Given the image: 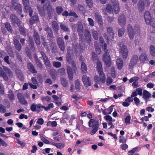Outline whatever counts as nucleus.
I'll list each match as a JSON object with an SVG mask.
<instances>
[{"label": "nucleus", "instance_id": "obj_1", "mask_svg": "<svg viewBox=\"0 0 155 155\" xmlns=\"http://www.w3.org/2000/svg\"><path fill=\"white\" fill-rule=\"evenodd\" d=\"M127 34L131 40L133 39L134 34L138 33L140 30V27L138 25H136L133 28L130 25H128L127 26Z\"/></svg>", "mask_w": 155, "mask_h": 155}, {"label": "nucleus", "instance_id": "obj_2", "mask_svg": "<svg viewBox=\"0 0 155 155\" xmlns=\"http://www.w3.org/2000/svg\"><path fill=\"white\" fill-rule=\"evenodd\" d=\"M54 107V105L52 103L49 104L47 107L42 105L41 104H32L31 106V109L33 111H39L41 110V108H43L46 110L52 108Z\"/></svg>", "mask_w": 155, "mask_h": 155}, {"label": "nucleus", "instance_id": "obj_3", "mask_svg": "<svg viewBox=\"0 0 155 155\" xmlns=\"http://www.w3.org/2000/svg\"><path fill=\"white\" fill-rule=\"evenodd\" d=\"M89 127H92V130L90 131V134L93 135L97 131L99 127V122L98 120H95L94 119H91L88 122Z\"/></svg>", "mask_w": 155, "mask_h": 155}, {"label": "nucleus", "instance_id": "obj_4", "mask_svg": "<svg viewBox=\"0 0 155 155\" xmlns=\"http://www.w3.org/2000/svg\"><path fill=\"white\" fill-rule=\"evenodd\" d=\"M107 45L104 44V51L105 52L104 54L103 59L106 64V65L107 67H110L111 64V61L110 60V55L107 53Z\"/></svg>", "mask_w": 155, "mask_h": 155}, {"label": "nucleus", "instance_id": "obj_5", "mask_svg": "<svg viewBox=\"0 0 155 155\" xmlns=\"http://www.w3.org/2000/svg\"><path fill=\"white\" fill-rule=\"evenodd\" d=\"M119 46L120 54L123 59H125L128 56V51L127 46L125 45L124 42H121Z\"/></svg>", "mask_w": 155, "mask_h": 155}, {"label": "nucleus", "instance_id": "obj_6", "mask_svg": "<svg viewBox=\"0 0 155 155\" xmlns=\"http://www.w3.org/2000/svg\"><path fill=\"white\" fill-rule=\"evenodd\" d=\"M97 68L99 74L100 79L101 81V82L104 83L105 81V74L103 71L101 63L100 61H97Z\"/></svg>", "mask_w": 155, "mask_h": 155}, {"label": "nucleus", "instance_id": "obj_7", "mask_svg": "<svg viewBox=\"0 0 155 155\" xmlns=\"http://www.w3.org/2000/svg\"><path fill=\"white\" fill-rule=\"evenodd\" d=\"M111 2L115 13L116 14H118L120 10L118 2L116 0H111Z\"/></svg>", "mask_w": 155, "mask_h": 155}, {"label": "nucleus", "instance_id": "obj_8", "mask_svg": "<svg viewBox=\"0 0 155 155\" xmlns=\"http://www.w3.org/2000/svg\"><path fill=\"white\" fill-rule=\"evenodd\" d=\"M10 18L11 20V22L12 24L13 25H15L17 24L18 25H19L20 24V21L19 19L14 14H12L10 15Z\"/></svg>", "mask_w": 155, "mask_h": 155}, {"label": "nucleus", "instance_id": "obj_9", "mask_svg": "<svg viewBox=\"0 0 155 155\" xmlns=\"http://www.w3.org/2000/svg\"><path fill=\"white\" fill-rule=\"evenodd\" d=\"M84 36L87 43L89 44L91 40V37L90 31L88 29H86L84 30Z\"/></svg>", "mask_w": 155, "mask_h": 155}, {"label": "nucleus", "instance_id": "obj_10", "mask_svg": "<svg viewBox=\"0 0 155 155\" xmlns=\"http://www.w3.org/2000/svg\"><path fill=\"white\" fill-rule=\"evenodd\" d=\"M118 23L121 26H124L126 23V18L124 15H120L118 18Z\"/></svg>", "mask_w": 155, "mask_h": 155}, {"label": "nucleus", "instance_id": "obj_11", "mask_svg": "<svg viewBox=\"0 0 155 155\" xmlns=\"http://www.w3.org/2000/svg\"><path fill=\"white\" fill-rule=\"evenodd\" d=\"M82 81L85 86L86 87L90 86L91 82L90 78L85 75H83L82 77Z\"/></svg>", "mask_w": 155, "mask_h": 155}, {"label": "nucleus", "instance_id": "obj_12", "mask_svg": "<svg viewBox=\"0 0 155 155\" xmlns=\"http://www.w3.org/2000/svg\"><path fill=\"white\" fill-rule=\"evenodd\" d=\"M144 18L147 24H149L151 21V16L149 12L146 11L144 15Z\"/></svg>", "mask_w": 155, "mask_h": 155}, {"label": "nucleus", "instance_id": "obj_13", "mask_svg": "<svg viewBox=\"0 0 155 155\" xmlns=\"http://www.w3.org/2000/svg\"><path fill=\"white\" fill-rule=\"evenodd\" d=\"M17 98L21 104L24 105H26L27 104V102L24 98L21 93H19L18 94Z\"/></svg>", "mask_w": 155, "mask_h": 155}, {"label": "nucleus", "instance_id": "obj_14", "mask_svg": "<svg viewBox=\"0 0 155 155\" xmlns=\"http://www.w3.org/2000/svg\"><path fill=\"white\" fill-rule=\"evenodd\" d=\"M151 97V94L146 90L143 91V98L146 100V102L147 103L148 101V99Z\"/></svg>", "mask_w": 155, "mask_h": 155}, {"label": "nucleus", "instance_id": "obj_15", "mask_svg": "<svg viewBox=\"0 0 155 155\" xmlns=\"http://www.w3.org/2000/svg\"><path fill=\"white\" fill-rule=\"evenodd\" d=\"M57 42L60 50L62 51H64L65 47L63 40L61 38H58L57 39Z\"/></svg>", "mask_w": 155, "mask_h": 155}, {"label": "nucleus", "instance_id": "obj_16", "mask_svg": "<svg viewBox=\"0 0 155 155\" xmlns=\"http://www.w3.org/2000/svg\"><path fill=\"white\" fill-rule=\"evenodd\" d=\"M138 60V56L137 55H134L131 58L129 63V66L130 68L133 67L137 63Z\"/></svg>", "mask_w": 155, "mask_h": 155}, {"label": "nucleus", "instance_id": "obj_17", "mask_svg": "<svg viewBox=\"0 0 155 155\" xmlns=\"http://www.w3.org/2000/svg\"><path fill=\"white\" fill-rule=\"evenodd\" d=\"M33 37L36 44L40 45L41 43L40 37L38 33L35 31H34Z\"/></svg>", "mask_w": 155, "mask_h": 155}, {"label": "nucleus", "instance_id": "obj_18", "mask_svg": "<svg viewBox=\"0 0 155 155\" xmlns=\"http://www.w3.org/2000/svg\"><path fill=\"white\" fill-rule=\"evenodd\" d=\"M77 31L80 37H82L83 36L84 34V28L83 25L81 24H79L78 25Z\"/></svg>", "mask_w": 155, "mask_h": 155}, {"label": "nucleus", "instance_id": "obj_19", "mask_svg": "<svg viewBox=\"0 0 155 155\" xmlns=\"http://www.w3.org/2000/svg\"><path fill=\"white\" fill-rule=\"evenodd\" d=\"M139 59L141 63H144L145 61H148V58L146 53H142L140 56Z\"/></svg>", "mask_w": 155, "mask_h": 155}, {"label": "nucleus", "instance_id": "obj_20", "mask_svg": "<svg viewBox=\"0 0 155 155\" xmlns=\"http://www.w3.org/2000/svg\"><path fill=\"white\" fill-rule=\"evenodd\" d=\"M92 36L94 39L97 40L98 38L99 31L97 29H93L91 30Z\"/></svg>", "mask_w": 155, "mask_h": 155}, {"label": "nucleus", "instance_id": "obj_21", "mask_svg": "<svg viewBox=\"0 0 155 155\" xmlns=\"http://www.w3.org/2000/svg\"><path fill=\"white\" fill-rule=\"evenodd\" d=\"M94 17L96 21L101 25L103 24V22L101 16L98 13L96 12L94 14Z\"/></svg>", "mask_w": 155, "mask_h": 155}, {"label": "nucleus", "instance_id": "obj_22", "mask_svg": "<svg viewBox=\"0 0 155 155\" xmlns=\"http://www.w3.org/2000/svg\"><path fill=\"white\" fill-rule=\"evenodd\" d=\"M14 8L18 13H21V12L22 8L20 4L15 3L13 4Z\"/></svg>", "mask_w": 155, "mask_h": 155}, {"label": "nucleus", "instance_id": "obj_23", "mask_svg": "<svg viewBox=\"0 0 155 155\" xmlns=\"http://www.w3.org/2000/svg\"><path fill=\"white\" fill-rule=\"evenodd\" d=\"M14 42L15 47L16 49L19 51H20L21 49V45L19 41L16 38H15V37H14Z\"/></svg>", "mask_w": 155, "mask_h": 155}, {"label": "nucleus", "instance_id": "obj_24", "mask_svg": "<svg viewBox=\"0 0 155 155\" xmlns=\"http://www.w3.org/2000/svg\"><path fill=\"white\" fill-rule=\"evenodd\" d=\"M138 9L140 11L142 12L144 8L145 5L144 1L140 0L137 4Z\"/></svg>", "mask_w": 155, "mask_h": 155}, {"label": "nucleus", "instance_id": "obj_25", "mask_svg": "<svg viewBox=\"0 0 155 155\" xmlns=\"http://www.w3.org/2000/svg\"><path fill=\"white\" fill-rule=\"evenodd\" d=\"M81 48L80 45L77 43L75 47V51L76 54L78 55L80 54L81 52Z\"/></svg>", "mask_w": 155, "mask_h": 155}, {"label": "nucleus", "instance_id": "obj_26", "mask_svg": "<svg viewBox=\"0 0 155 155\" xmlns=\"http://www.w3.org/2000/svg\"><path fill=\"white\" fill-rule=\"evenodd\" d=\"M44 30L47 31L48 32V37H50L51 38H52L53 37V35L51 29L50 28L48 27H47L45 28Z\"/></svg>", "mask_w": 155, "mask_h": 155}, {"label": "nucleus", "instance_id": "obj_27", "mask_svg": "<svg viewBox=\"0 0 155 155\" xmlns=\"http://www.w3.org/2000/svg\"><path fill=\"white\" fill-rule=\"evenodd\" d=\"M60 28L63 31L66 32H69L70 31V29L65 24V23H60Z\"/></svg>", "mask_w": 155, "mask_h": 155}, {"label": "nucleus", "instance_id": "obj_28", "mask_svg": "<svg viewBox=\"0 0 155 155\" xmlns=\"http://www.w3.org/2000/svg\"><path fill=\"white\" fill-rule=\"evenodd\" d=\"M67 72L70 80H72L73 78V72L72 69L70 66L67 67Z\"/></svg>", "mask_w": 155, "mask_h": 155}, {"label": "nucleus", "instance_id": "obj_29", "mask_svg": "<svg viewBox=\"0 0 155 155\" xmlns=\"http://www.w3.org/2000/svg\"><path fill=\"white\" fill-rule=\"evenodd\" d=\"M117 67L119 69L121 70L123 65V61L121 58H118L116 61Z\"/></svg>", "mask_w": 155, "mask_h": 155}, {"label": "nucleus", "instance_id": "obj_30", "mask_svg": "<svg viewBox=\"0 0 155 155\" xmlns=\"http://www.w3.org/2000/svg\"><path fill=\"white\" fill-rule=\"evenodd\" d=\"M27 68L31 72L34 73H36L37 72L35 70L34 67L31 63H28L27 64Z\"/></svg>", "mask_w": 155, "mask_h": 155}, {"label": "nucleus", "instance_id": "obj_31", "mask_svg": "<svg viewBox=\"0 0 155 155\" xmlns=\"http://www.w3.org/2000/svg\"><path fill=\"white\" fill-rule=\"evenodd\" d=\"M19 30L20 31V33L22 35L24 36L26 35L27 29L24 27V26H19Z\"/></svg>", "mask_w": 155, "mask_h": 155}, {"label": "nucleus", "instance_id": "obj_32", "mask_svg": "<svg viewBox=\"0 0 155 155\" xmlns=\"http://www.w3.org/2000/svg\"><path fill=\"white\" fill-rule=\"evenodd\" d=\"M38 20V15H35L30 19L29 21L30 24L31 25H32L34 23L37 21Z\"/></svg>", "mask_w": 155, "mask_h": 155}, {"label": "nucleus", "instance_id": "obj_33", "mask_svg": "<svg viewBox=\"0 0 155 155\" xmlns=\"http://www.w3.org/2000/svg\"><path fill=\"white\" fill-rule=\"evenodd\" d=\"M34 58L36 64L38 65V67L40 69L42 68L43 67L42 63L38 58L36 55L34 56Z\"/></svg>", "mask_w": 155, "mask_h": 155}, {"label": "nucleus", "instance_id": "obj_34", "mask_svg": "<svg viewBox=\"0 0 155 155\" xmlns=\"http://www.w3.org/2000/svg\"><path fill=\"white\" fill-rule=\"evenodd\" d=\"M149 52L152 56L155 57V46L153 45H151L149 48Z\"/></svg>", "mask_w": 155, "mask_h": 155}, {"label": "nucleus", "instance_id": "obj_35", "mask_svg": "<svg viewBox=\"0 0 155 155\" xmlns=\"http://www.w3.org/2000/svg\"><path fill=\"white\" fill-rule=\"evenodd\" d=\"M7 96L8 98L11 101L13 100L15 97L14 94L11 90H9L8 92Z\"/></svg>", "mask_w": 155, "mask_h": 155}, {"label": "nucleus", "instance_id": "obj_36", "mask_svg": "<svg viewBox=\"0 0 155 155\" xmlns=\"http://www.w3.org/2000/svg\"><path fill=\"white\" fill-rule=\"evenodd\" d=\"M3 68L5 73H6L9 76L12 77L13 76V73L10 69L5 66H4Z\"/></svg>", "mask_w": 155, "mask_h": 155}, {"label": "nucleus", "instance_id": "obj_37", "mask_svg": "<svg viewBox=\"0 0 155 155\" xmlns=\"http://www.w3.org/2000/svg\"><path fill=\"white\" fill-rule=\"evenodd\" d=\"M6 49L9 56L11 57L14 58V54L11 47L9 46H8L6 47Z\"/></svg>", "mask_w": 155, "mask_h": 155}, {"label": "nucleus", "instance_id": "obj_38", "mask_svg": "<svg viewBox=\"0 0 155 155\" xmlns=\"http://www.w3.org/2000/svg\"><path fill=\"white\" fill-rule=\"evenodd\" d=\"M52 26L53 28L56 31H58L59 28L58 24L56 21H54L52 22Z\"/></svg>", "mask_w": 155, "mask_h": 155}, {"label": "nucleus", "instance_id": "obj_39", "mask_svg": "<svg viewBox=\"0 0 155 155\" xmlns=\"http://www.w3.org/2000/svg\"><path fill=\"white\" fill-rule=\"evenodd\" d=\"M107 31L108 34L109 35V36L110 37H113L114 35V32L112 28L110 27H108L107 28Z\"/></svg>", "mask_w": 155, "mask_h": 155}, {"label": "nucleus", "instance_id": "obj_40", "mask_svg": "<svg viewBox=\"0 0 155 155\" xmlns=\"http://www.w3.org/2000/svg\"><path fill=\"white\" fill-rule=\"evenodd\" d=\"M81 68L82 72L85 73L87 71V68L86 64L84 62H82L81 64Z\"/></svg>", "mask_w": 155, "mask_h": 155}, {"label": "nucleus", "instance_id": "obj_41", "mask_svg": "<svg viewBox=\"0 0 155 155\" xmlns=\"http://www.w3.org/2000/svg\"><path fill=\"white\" fill-rule=\"evenodd\" d=\"M125 32V29L124 28H120L118 31V35L119 37H121L124 35Z\"/></svg>", "mask_w": 155, "mask_h": 155}, {"label": "nucleus", "instance_id": "obj_42", "mask_svg": "<svg viewBox=\"0 0 155 155\" xmlns=\"http://www.w3.org/2000/svg\"><path fill=\"white\" fill-rule=\"evenodd\" d=\"M61 84L64 87H66L68 85V81L64 78H60Z\"/></svg>", "mask_w": 155, "mask_h": 155}, {"label": "nucleus", "instance_id": "obj_43", "mask_svg": "<svg viewBox=\"0 0 155 155\" xmlns=\"http://www.w3.org/2000/svg\"><path fill=\"white\" fill-rule=\"evenodd\" d=\"M5 26L6 28L9 32L10 33L12 32L13 31L12 28L9 23H6L5 24Z\"/></svg>", "mask_w": 155, "mask_h": 155}, {"label": "nucleus", "instance_id": "obj_44", "mask_svg": "<svg viewBox=\"0 0 155 155\" xmlns=\"http://www.w3.org/2000/svg\"><path fill=\"white\" fill-rule=\"evenodd\" d=\"M86 2L87 5L89 7V8H92L93 6V2L92 0H85Z\"/></svg>", "mask_w": 155, "mask_h": 155}, {"label": "nucleus", "instance_id": "obj_45", "mask_svg": "<svg viewBox=\"0 0 155 155\" xmlns=\"http://www.w3.org/2000/svg\"><path fill=\"white\" fill-rule=\"evenodd\" d=\"M23 3V4L24 8L25 9H28V5L29 4V0H22Z\"/></svg>", "mask_w": 155, "mask_h": 155}, {"label": "nucleus", "instance_id": "obj_46", "mask_svg": "<svg viewBox=\"0 0 155 155\" xmlns=\"http://www.w3.org/2000/svg\"><path fill=\"white\" fill-rule=\"evenodd\" d=\"M52 145L55 146L57 148L60 149L63 148L64 146V144L62 143H53Z\"/></svg>", "mask_w": 155, "mask_h": 155}, {"label": "nucleus", "instance_id": "obj_47", "mask_svg": "<svg viewBox=\"0 0 155 155\" xmlns=\"http://www.w3.org/2000/svg\"><path fill=\"white\" fill-rule=\"evenodd\" d=\"M52 64L54 67L56 68H60L61 66V63L59 61H54L53 62Z\"/></svg>", "mask_w": 155, "mask_h": 155}, {"label": "nucleus", "instance_id": "obj_48", "mask_svg": "<svg viewBox=\"0 0 155 155\" xmlns=\"http://www.w3.org/2000/svg\"><path fill=\"white\" fill-rule=\"evenodd\" d=\"M66 58L67 62L69 64H71V62L73 61H72V58L71 55L69 54V51L68 52V54L67 55Z\"/></svg>", "mask_w": 155, "mask_h": 155}, {"label": "nucleus", "instance_id": "obj_49", "mask_svg": "<svg viewBox=\"0 0 155 155\" xmlns=\"http://www.w3.org/2000/svg\"><path fill=\"white\" fill-rule=\"evenodd\" d=\"M26 53L30 58H31L32 55L28 47H27L25 49Z\"/></svg>", "mask_w": 155, "mask_h": 155}, {"label": "nucleus", "instance_id": "obj_50", "mask_svg": "<svg viewBox=\"0 0 155 155\" xmlns=\"http://www.w3.org/2000/svg\"><path fill=\"white\" fill-rule=\"evenodd\" d=\"M80 82L78 80H77L75 81V88L77 90H80Z\"/></svg>", "mask_w": 155, "mask_h": 155}, {"label": "nucleus", "instance_id": "obj_51", "mask_svg": "<svg viewBox=\"0 0 155 155\" xmlns=\"http://www.w3.org/2000/svg\"><path fill=\"white\" fill-rule=\"evenodd\" d=\"M92 59L94 61H96L98 59V57L95 52H92Z\"/></svg>", "mask_w": 155, "mask_h": 155}, {"label": "nucleus", "instance_id": "obj_52", "mask_svg": "<svg viewBox=\"0 0 155 155\" xmlns=\"http://www.w3.org/2000/svg\"><path fill=\"white\" fill-rule=\"evenodd\" d=\"M111 75L113 78H114L116 76L115 68L114 67H112L111 69Z\"/></svg>", "mask_w": 155, "mask_h": 155}, {"label": "nucleus", "instance_id": "obj_53", "mask_svg": "<svg viewBox=\"0 0 155 155\" xmlns=\"http://www.w3.org/2000/svg\"><path fill=\"white\" fill-rule=\"evenodd\" d=\"M56 10L57 13L60 14L63 11V9L61 6H58L56 8Z\"/></svg>", "mask_w": 155, "mask_h": 155}, {"label": "nucleus", "instance_id": "obj_54", "mask_svg": "<svg viewBox=\"0 0 155 155\" xmlns=\"http://www.w3.org/2000/svg\"><path fill=\"white\" fill-rule=\"evenodd\" d=\"M106 10L108 12L111 13L113 11V8L110 5H108L106 7Z\"/></svg>", "mask_w": 155, "mask_h": 155}, {"label": "nucleus", "instance_id": "obj_55", "mask_svg": "<svg viewBox=\"0 0 155 155\" xmlns=\"http://www.w3.org/2000/svg\"><path fill=\"white\" fill-rule=\"evenodd\" d=\"M41 140L45 143L47 144H51L53 143H51V142H49L48 140H47L46 139H45L44 137H41Z\"/></svg>", "mask_w": 155, "mask_h": 155}, {"label": "nucleus", "instance_id": "obj_56", "mask_svg": "<svg viewBox=\"0 0 155 155\" xmlns=\"http://www.w3.org/2000/svg\"><path fill=\"white\" fill-rule=\"evenodd\" d=\"M41 100L43 102L45 101V100L47 101H49L51 100V98L47 96L46 97L42 96L41 97Z\"/></svg>", "mask_w": 155, "mask_h": 155}, {"label": "nucleus", "instance_id": "obj_57", "mask_svg": "<svg viewBox=\"0 0 155 155\" xmlns=\"http://www.w3.org/2000/svg\"><path fill=\"white\" fill-rule=\"evenodd\" d=\"M0 111L2 113H4L6 112L5 107L2 104H0Z\"/></svg>", "mask_w": 155, "mask_h": 155}, {"label": "nucleus", "instance_id": "obj_58", "mask_svg": "<svg viewBox=\"0 0 155 155\" xmlns=\"http://www.w3.org/2000/svg\"><path fill=\"white\" fill-rule=\"evenodd\" d=\"M17 143L20 144L22 147H24L25 146L26 143L24 141H21L19 139H17Z\"/></svg>", "mask_w": 155, "mask_h": 155}, {"label": "nucleus", "instance_id": "obj_59", "mask_svg": "<svg viewBox=\"0 0 155 155\" xmlns=\"http://www.w3.org/2000/svg\"><path fill=\"white\" fill-rule=\"evenodd\" d=\"M87 21H88L89 24L91 26H93L94 25V20L92 18H87Z\"/></svg>", "mask_w": 155, "mask_h": 155}, {"label": "nucleus", "instance_id": "obj_60", "mask_svg": "<svg viewBox=\"0 0 155 155\" xmlns=\"http://www.w3.org/2000/svg\"><path fill=\"white\" fill-rule=\"evenodd\" d=\"M58 72L59 73L63 75L65 73V69L64 68H61L58 70Z\"/></svg>", "mask_w": 155, "mask_h": 155}, {"label": "nucleus", "instance_id": "obj_61", "mask_svg": "<svg viewBox=\"0 0 155 155\" xmlns=\"http://www.w3.org/2000/svg\"><path fill=\"white\" fill-rule=\"evenodd\" d=\"M130 116H127L125 119V121L127 124H129L130 123Z\"/></svg>", "mask_w": 155, "mask_h": 155}, {"label": "nucleus", "instance_id": "obj_62", "mask_svg": "<svg viewBox=\"0 0 155 155\" xmlns=\"http://www.w3.org/2000/svg\"><path fill=\"white\" fill-rule=\"evenodd\" d=\"M69 15V16H74L76 18H77L78 17V15H77L76 13L72 11H71L70 12Z\"/></svg>", "mask_w": 155, "mask_h": 155}, {"label": "nucleus", "instance_id": "obj_63", "mask_svg": "<svg viewBox=\"0 0 155 155\" xmlns=\"http://www.w3.org/2000/svg\"><path fill=\"white\" fill-rule=\"evenodd\" d=\"M94 79L95 82L98 84H99L100 81L101 82V81L100 79V77L99 78L97 75H96L94 77Z\"/></svg>", "mask_w": 155, "mask_h": 155}, {"label": "nucleus", "instance_id": "obj_64", "mask_svg": "<svg viewBox=\"0 0 155 155\" xmlns=\"http://www.w3.org/2000/svg\"><path fill=\"white\" fill-rule=\"evenodd\" d=\"M113 81V80L110 78H107L106 80V84L107 85L110 84Z\"/></svg>", "mask_w": 155, "mask_h": 155}]
</instances>
